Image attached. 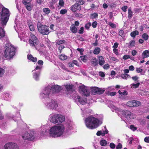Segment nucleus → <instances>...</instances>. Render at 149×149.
Masks as SVG:
<instances>
[{
	"instance_id": "1",
	"label": "nucleus",
	"mask_w": 149,
	"mask_h": 149,
	"mask_svg": "<svg viewBox=\"0 0 149 149\" xmlns=\"http://www.w3.org/2000/svg\"><path fill=\"white\" fill-rule=\"evenodd\" d=\"M64 127L61 126H54L49 130V134L50 137H57L61 136L63 133Z\"/></svg>"
},
{
	"instance_id": "2",
	"label": "nucleus",
	"mask_w": 149,
	"mask_h": 149,
	"mask_svg": "<svg viewBox=\"0 0 149 149\" xmlns=\"http://www.w3.org/2000/svg\"><path fill=\"white\" fill-rule=\"evenodd\" d=\"M0 15L1 25L4 28L6 25L9 18L10 14L9 10L8 9L4 7L3 8Z\"/></svg>"
},
{
	"instance_id": "3",
	"label": "nucleus",
	"mask_w": 149,
	"mask_h": 149,
	"mask_svg": "<svg viewBox=\"0 0 149 149\" xmlns=\"http://www.w3.org/2000/svg\"><path fill=\"white\" fill-rule=\"evenodd\" d=\"M98 120L93 116H89L86 118L85 123L88 128L93 129L97 128L98 126Z\"/></svg>"
},
{
	"instance_id": "4",
	"label": "nucleus",
	"mask_w": 149,
	"mask_h": 149,
	"mask_svg": "<svg viewBox=\"0 0 149 149\" xmlns=\"http://www.w3.org/2000/svg\"><path fill=\"white\" fill-rule=\"evenodd\" d=\"M4 56L8 59H10L15 55V49L10 44H6L5 46Z\"/></svg>"
},
{
	"instance_id": "5",
	"label": "nucleus",
	"mask_w": 149,
	"mask_h": 149,
	"mask_svg": "<svg viewBox=\"0 0 149 149\" xmlns=\"http://www.w3.org/2000/svg\"><path fill=\"white\" fill-rule=\"evenodd\" d=\"M37 26L38 31L43 35H48L50 32L48 26L43 25L40 22L37 23Z\"/></svg>"
},
{
	"instance_id": "6",
	"label": "nucleus",
	"mask_w": 149,
	"mask_h": 149,
	"mask_svg": "<svg viewBox=\"0 0 149 149\" xmlns=\"http://www.w3.org/2000/svg\"><path fill=\"white\" fill-rule=\"evenodd\" d=\"M61 90V87L58 85H54L53 86L51 89L46 88L44 92L41 93V95L44 94L45 97H48L49 95L52 91V93H58Z\"/></svg>"
},
{
	"instance_id": "7",
	"label": "nucleus",
	"mask_w": 149,
	"mask_h": 149,
	"mask_svg": "<svg viewBox=\"0 0 149 149\" xmlns=\"http://www.w3.org/2000/svg\"><path fill=\"white\" fill-rule=\"evenodd\" d=\"M65 120V117L61 114H56L52 117L51 122L54 123H62Z\"/></svg>"
},
{
	"instance_id": "8",
	"label": "nucleus",
	"mask_w": 149,
	"mask_h": 149,
	"mask_svg": "<svg viewBox=\"0 0 149 149\" xmlns=\"http://www.w3.org/2000/svg\"><path fill=\"white\" fill-rule=\"evenodd\" d=\"M79 90L80 93L86 96L90 95V92L88 90L86 87L84 86H81L79 87Z\"/></svg>"
},
{
	"instance_id": "9",
	"label": "nucleus",
	"mask_w": 149,
	"mask_h": 149,
	"mask_svg": "<svg viewBox=\"0 0 149 149\" xmlns=\"http://www.w3.org/2000/svg\"><path fill=\"white\" fill-rule=\"evenodd\" d=\"M3 149H18L16 144L14 143L9 142L5 144Z\"/></svg>"
},
{
	"instance_id": "10",
	"label": "nucleus",
	"mask_w": 149,
	"mask_h": 149,
	"mask_svg": "<svg viewBox=\"0 0 149 149\" xmlns=\"http://www.w3.org/2000/svg\"><path fill=\"white\" fill-rule=\"evenodd\" d=\"M22 138L24 140H32L34 139L33 134L27 132H25L22 135Z\"/></svg>"
},
{
	"instance_id": "11",
	"label": "nucleus",
	"mask_w": 149,
	"mask_h": 149,
	"mask_svg": "<svg viewBox=\"0 0 149 149\" xmlns=\"http://www.w3.org/2000/svg\"><path fill=\"white\" fill-rule=\"evenodd\" d=\"M22 3L24 5L26 9L28 11H31L32 10L33 6L31 5L30 2H27L26 0H22Z\"/></svg>"
},
{
	"instance_id": "12",
	"label": "nucleus",
	"mask_w": 149,
	"mask_h": 149,
	"mask_svg": "<svg viewBox=\"0 0 149 149\" xmlns=\"http://www.w3.org/2000/svg\"><path fill=\"white\" fill-rule=\"evenodd\" d=\"M70 10L73 12H75L77 10H80L81 9V7L78 3H76L72 5L70 8Z\"/></svg>"
},
{
	"instance_id": "13",
	"label": "nucleus",
	"mask_w": 149,
	"mask_h": 149,
	"mask_svg": "<svg viewBox=\"0 0 149 149\" xmlns=\"http://www.w3.org/2000/svg\"><path fill=\"white\" fill-rule=\"evenodd\" d=\"M50 109H56L57 106V104L54 100H52L47 105Z\"/></svg>"
},
{
	"instance_id": "14",
	"label": "nucleus",
	"mask_w": 149,
	"mask_h": 149,
	"mask_svg": "<svg viewBox=\"0 0 149 149\" xmlns=\"http://www.w3.org/2000/svg\"><path fill=\"white\" fill-rule=\"evenodd\" d=\"M74 85L72 84H66L65 86V87L66 88L67 90L68 91L73 92L74 89H73Z\"/></svg>"
},
{
	"instance_id": "15",
	"label": "nucleus",
	"mask_w": 149,
	"mask_h": 149,
	"mask_svg": "<svg viewBox=\"0 0 149 149\" xmlns=\"http://www.w3.org/2000/svg\"><path fill=\"white\" fill-rule=\"evenodd\" d=\"M30 36L32 39L31 40L35 41L34 43L36 45H38L39 43V41L37 38L32 34L30 35Z\"/></svg>"
},
{
	"instance_id": "16",
	"label": "nucleus",
	"mask_w": 149,
	"mask_h": 149,
	"mask_svg": "<svg viewBox=\"0 0 149 149\" xmlns=\"http://www.w3.org/2000/svg\"><path fill=\"white\" fill-rule=\"evenodd\" d=\"M98 59L99 60V65L102 66L105 63V60L104 57L102 56H100L98 57Z\"/></svg>"
},
{
	"instance_id": "17",
	"label": "nucleus",
	"mask_w": 149,
	"mask_h": 149,
	"mask_svg": "<svg viewBox=\"0 0 149 149\" xmlns=\"http://www.w3.org/2000/svg\"><path fill=\"white\" fill-rule=\"evenodd\" d=\"M70 30L73 33H76L77 32V29L74 24H72L70 27Z\"/></svg>"
},
{
	"instance_id": "18",
	"label": "nucleus",
	"mask_w": 149,
	"mask_h": 149,
	"mask_svg": "<svg viewBox=\"0 0 149 149\" xmlns=\"http://www.w3.org/2000/svg\"><path fill=\"white\" fill-rule=\"evenodd\" d=\"M27 57L29 60L33 62H35L37 61V58L36 57H33L32 55L31 54L28 55L27 56Z\"/></svg>"
},
{
	"instance_id": "19",
	"label": "nucleus",
	"mask_w": 149,
	"mask_h": 149,
	"mask_svg": "<svg viewBox=\"0 0 149 149\" xmlns=\"http://www.w3.org/2000/svg\"><path fill=\"white\" fill-rule=\"evenodd\" d=\"M143 58L144 59L145 58L149 57V51L146 50L144 51L142 53Z\"/></svg>"
},
{
	"instance_id": "20",
	"label": "nucleus",
	"mask_w": 149,
	"mask_h": 149,
	"mask_svg": "<svg viewBox=\"0 0 149 149\" xmlns=\"http://www.w3.org/2000/svg\"><path fill=\"white\" fill-rule=\"evenodd\" d=\"M128 18L130 19H131L133 15L131 8L130 7L128 8Z\"/></svg>"
},
{
	"instance_id": "21",
	"label": "nucleus",
	"mask_w": 149,
	"mask_h": 149,
	"mask_svg": "<svg viewBox=\"0 0 149 149\" xmlns=\"http://www.w3.org/2000/svg\"><path fill=\"white\" fill-rule=\"evenodd\" d=\"M98 60L96 58H94L91 61V64L94 66H96L98 64L97 62Z\"/></svg>"
},
{
	"instance_id": "22",
	"label": "nucleus",
	"mask_w": 149,
	"mask_h": 149,
	"mask_svg": "<svg viewBox=\"0 0 149 149\" xmlns=\"http://www.w3.org/2000/svg\"><path fill=\"white\" fill-rule=\"evenodd\" d=\"M139 34V32L137 30L133 31L130 33V36L131 37L134 38L136 35H138Z\"/></svg>"
},
{
	"instance_id": "23",
	"label": "nucleus",
	"mask_w": 149,
	"mask_h": 149,
	"mask_svg": "<svg viewBox=\"0 0 149 149\" xmlns=\"http://www.w3.org/2000/svg\"><path fill=\"white\" fill-rule=\"evenodd\" d=\"M5 35V31L1 27H0V38H2L4 37Z\"/></svg>"
},
{
	"instance_id": "24",
	"label": "nucleus",
	"mask_w": 149,
	"mask_h": 149,
	"mask_svg": "<svg viewBox=\"0 0 149 149\" xmlns=\"http://www.w3.org/2000/svg\"><path fill=\"white\" fill-rule=\"evenodd\" d=\"M91 93L92 94L95 95L97 94V90L98 87H91Z\"/></svg>"
},
{
	"instance_id": "25",
	"label": "nucleus",
	"mask_w": 149,
	"mask_h": 149,
	"mask_svg": "<svg viewBox=\"0 0 149 149\" xmlns=\"http://www.w3.org/2000/svg\"><path fill=\"white\" fill-rule=\"evenodd\" d=\"M78 101L80 103L83 105L84 104L86 103V102L81 97L79 96H77Z\"/></svg>"
},
{
	"instance_id": "26",
	"label": "nucleus",
	"mask_w": 149,
	"mask_h": 149,
	"mask_svg": "<svg viewBox=\"0 0 149 149\" xmlns=\"http://www.w3.org/2000/svg\"><path fill=\"white\" fill-rule=\"evenodd\" d=\"M135 41L134 40H131L129 43L128 47L129 48H131L132 47L135 46Z\"/></svg>"
},
{
	"instance_id": "27",
	"label": "nucleus",
	"mask_w": 149,
	"mask_h": 149,
	"mask_svg": "<svg viewBox=\"0 0 149 149\" xmlns=\"http://www.w3.org/2000/svg\"><path fill=\"white\" fill-rule=\"evenodd\" d=\"M123 115H125L126 116H128L130 118V116L131 115V112L128 110H125L123 112Z\"/></svg>"
},
{
	"instance_id": "28",
	"label": "nucleus",
	"mask_w": 149,
	"mask_h": 149,
	"mask_svg": "<svg viewBox=\"0 0 149 149\" xmlns=\"http://www.w3.org/2000/svg\"><path fill=\"white\" fill-rule=\"evenodd\" d=\"M133 102L132 104H133L134 107H138L141 105V103L139 101L133 100Z\"/></svg>"
},
{
	"instance_id": "29",
	"label": "nucleus",
	"mask_w": 149,
	"mask_h": 149,
	"mask_svg": "<svg viewBox=\"0 0 149 149\" xmlns=\"http://www.w3.org/2000/svg\"><path fill=\"white\" fill-rule=\"evenodd\" d=\"M100 48L98 47H96L93 51L94 54L97 55L99 54L100 51Z\"/></svg>"
},
{
	"instance_id": "30",
	"label": "nucleus",
	"mask_w": 149,
	"mask_h": 149,
	"mask_svg": "<svg viewBox=\"0 0 149 149\" xmlns=\"http://www.w3.org/2000/svg\"><path fill=\"white\" fill-rule=\"evenodd\" d=\"M121 76L123 79H127L128 78L130 77L129 75L125 74H122Z\"/></svg>"
},
{
	"instance_id": "31",
	"label": "nucleus",
	"mask_w": 149,
	"mask_h": 149,
	"mask_svg": "<svg viewBox=\"0 0 149 149\" xmlns=\"http://www.w3.org/2000/svg\"><path fill=\"white\" fill-rule=\"evenodd\" d=\"M59 58L61 60H64L67 58V56L65 54H61L60 55Z\"/></svg>"
},
{
	"instance_id": "32",
	"label": "nucleus",
	"mask_w": 149,
	"mask_h": 149,
	"mask_svg": "<svg viewBox=\"0 0 149 149\" xmlns=\"http://www.w3.org/2000/svg\"><path fill=\"white\" fill-rule=\"evenodd\" d=\"M34 41L31 39H29V43L31 46L36 47V45L34 43Z\"/></svg>"
},
{
	"instance_id": "33",
	"label": "nucleus",
	"mask_w": 149,
	"mask_h": 149,
	"mask_svg": "<svg viewBox=\"0 0 149 149\" xmlns=\"http://www.w3.org/2000/svg\"><path fill=\"white\" fill-rule=\"evenodd\" d=\"M43 11L46 14L48 15L50 13V10L49 8H45L43 9Z\"/></svg>"
},
{
	"instance_id": "34",
	"label": "nucleus",
	"mask_w": 149,
	"mask_h": 149,
	"mask_svg": "<svg viewBox=\"0 0 149 149\" xmlns=\"http://www.w3.org/2000/svg\"><path fill=\"white\" fill-rule=\"evenodd\" d=\"M148 36L147 33H145L143 34L142 35V38L145 40H146L148 39Z\"/></svg>"
},
{
	"instance_id": "35",
	"label": "nucleus",
	"mask_w": 149,
	"mask_h": 149,
	"mask_svg": "<svg viewBox=\"0 0 149 149\" xmlns=\"http://www.w3.org/2000/svg\"><path fill=\"white\" fill-rule=\"evenodd\" d=\"M100 144L102 146H105L107 144V142L105 140H101L100 142Z\"/></svg>"
},
{
	"instance_id": "36",
	"label": "nucleus",
	"mask_w": 149,
	"mask_h": 149,
	"mask_svg": "<svg viewBox=\"0 0 149 149\" xmlns=\"http://www.w3.org/2000/svg\"><path fill=\"white\" fill-rule=\"evenodd\" d=\"M104 90L100 88H98L97 94L99 95L102 94L104 93Z\"/></svg>"
},
{
	"instance_id": "37",
	"label": "nucleus",
	"mask_w": 149,
	"mask_h": 149,
	"mask_svg": "<svg viewBox=\"0 0 149 149\" xmlns=\"http://www.w3.org/2000/svg\"><path fill=\"white\" fill-rule=\"evenodd\" d=\"M81 60L84 62H85L87 59V57L86 55L81 56H80Z\"/></svg>"
},
{
	"instance_id": "38",
	"label": "nucleus",
	"mask_w": 149,
	"mask_h": 149,
	"mask_svg": "<svg viewBox=\"0 0 149 149\" xmlns=\"http://www.w3.org/2000/svg\"><path fill=\"white\" fill-rule=\"evenodd\" d=\"M39 76V74L38 73H35L33 75V77L36 80H37L38 79V77Z\"/></svg>"
},
{
	"instance_id": "39",
	"label": "nucleus",
	"mask_w": 149,
	"mask_h": 149,
	"mask_svg": "<svg viewBox=\"0 0 149 149\" xmlns=\"http://www.w3.org/2000/svg\"><path fill=\"white\" fill-rule=\"evenodd\" d=\"M92 24L91 22H89L88 23L86 24L85 26V27L86 29L88 30L89 27L91 26Z\"/></svg>"
},
{
	"instance_id": "40",
	"label": "nucleus",
	"mask_w": 149,
	"mask_h": 149,
	"mask_svg": "<svg viewBox=\"0 0 149 149\" xmlns=\"http://www.w3.org/2000/svg\"><path fill=\"white\" fill-rule=\"evenodd\" d=\"M65 42V41L64 40H58L56 42V44L57 45H59L64 43Z\"/></svg>"
},
{
	"instance_id": "41",
	"label": "nucleus",
	"mask_w": 149,
	"mask_h": 149,
	"mask_svg": "<svg viewBox=\"0 0 149 149\" xmlns=\"http://www.w3.org/2000/svg\"><path fill=\"white\" fill-rule=\"evenodd\" d=\"M4 73V70L0 67V77L3 76Z\"/></svg>"
},
{
	"instance_id": "42",
	"label": "nucleus",
	"mask_w": 149,
	"mask_h": 149,
	"mask_svg": "<svg viewBox=\"0 0 149 149\" xmlns=\"http://www.w3.org/2000/svg\"><path fill=\"white\" fill-rule=\"evenodd\" d=\"M91 15L92 16V17H91V18H96L98 17V15L97 13H94L91 14Z\"/></svg>"
},
{
	"instance_id": "43",
	"label": "nucleus",
	"mask_w": 149,
	"mask_h": 149,
	"mask_svg": "<svg viewBox=\"0 0 149 149\" xmlns=\"http://www.w3.org/2000/svg\"><path fill=\"white\" fill-rule=\"evenodd\" d=\"M134 11L135 12V13H140L141 12V9L139 8H135L134 9Z\"/></svg>"
},
{
	"instance_id": "44",
	"label": "nucleus",
	"mask_w": 149,
	"mask_h": 149,
	"mask_svg": "<svg viewBox=\"0 0 149 149\" xmlns=\"http://www.w3.org/2000/svg\"><path fill=\"white\" fill-rule=\"evenodd\" d=\"M67 10L66 9H62L60 11V13L62 15H64L67 13Z\"/></svg>"
},
{
	"instance_id": "45",
	"label": "nucleus",
	"mask_w": 149,
	"mask_h": 149,
	"mask_svg": "<svg viewBox=\"0 0 149 149\" xmlns=\"http://www.w3.org/2000/svg\"><path fill=\"white\" fill-rule=\"evenodd\" d=\"M29 28L30 30L31 31H34L35 30V28L34 26L33 25L30 24L29 25Z\"/></svg>"
},
{
	"instance_id": "46",
	"label": "nucleus",
	"mask_w": 149,
	"mask_h": 149,
	"mask_svg": "<svg viewBox=\"0 0 149 149\" xmlns=\"http://www.w3.org/2000/svg\"><path fill=\"white\" fill-rule=\"evenodd\" d=\"M133 102V100L129 101L127 103V105L131 107H134L133 104H132Z\"/></svg>"
},
{
	"instance_id": "47",
	"label": "nucleus",
	"mask_w": 149,
	"mask_h": 149,
	"mask_svg": "<svg viewBox=\"0 0 149 149\" xmlns=\"http://www.w3.org/2000/svg\"><path fill=\"white\" fill-rule=\"evenodd\" d=\"M123 58L124 60H127L129 58H130V56L128 55H125L123 56Z\"/></svg>"
},
{
	"instance_id": "48",
	"label": "nucleus",
	"mask_w": 149,
	"mask_h": 149,
	"mask_svg": "<svg viewBox=\"0 0 149 149\" xmlns=\"http://www.w3.org/2000/svg\"><path fill=\"white\" fill-rule=\"evenodd\" d=\"M108 25L110 26L111 28H115L116 27V24L112 23L111 22H109L108 24Z\"/></svg>"
},
{
	"instance_id": "49",
	"label": "nucleus",
	"mask_w": 149,
	"mask_h": 149,
	"mask_svg": "<svg viewBox=\"0 0 149 149\" xmlns=\"http://www.w3.org/2000/svg\"><path fill=\"white\" fill-rule=\"evenodd\" d=\"M58 4L61 7L63 6L64 4V3L63 0H60Z\"/></svg>"
},
{
	"instance_id": "50",
	"label": "nucleus",
	"mask_w": 149,
	"mask_h": 149,
	"mask_svg": "<svg viewBox=\"0 0 149 149\" xmlns=\"http://www.w3.org/2000/svg\"><path fill=\"white\" fill-rule=\"evenodd\" d=\"M140 85V83H137L136 84H132V87L134 88H136L139 87Z\"/></svg>"
},
{
	"instance_id": "51",
	"label": "nucleus",
	"mask_w": 149,
	"mask_h": 149,
	"mask_svg": "<svg viewBox=\"0 0 149 149\" xmlns=\"http://www.w3.org/2000/svg\"><path fill=\"white\" fill-rule=\"evenodd\" d=\"M77 3L79 4L80 6L81 5L84 4L85 3L84 1L82 0H77Z\"/></svg>"
},
{
	"instance_id": "52",
	"label": "nucleus",
	"mask_w": 149,
	"mask_h": 149,
	"mask_svg": "<svg viewBox=\"0 0 149 149\" xmlns=\"http://www.w3.org/2000/svg\"><path fill=\"white\" fill-rule=\"evenodd\" d=\"M84 28L83 27H81L79 30L78 33L80 34H82L84 33Z\"/></svg>"
},
{
	"instance_id": "53",
	"label": "nucleus",
	"mask_w": 149,
	"mask_h": 149,
	"mask_svg": "<svg viewBox=\"0 0 149 149\" xmlns=\"http://www.w3.org/2000/svg\"><path fill=\"white\" fill-rule=\"evenodd\" d=\"M130 129L133 131H135L137 129V128L135 127L134 125H131L130 126Z\"/></svg>"
},
{
	"instance_id": "54",
	"label": "nucleus",
	"mask_w": 149,
	"mask_h": 149,
	"mask_svg": "<svg viewBox=\"0 0 149 149\" xmlns=\"http://www.w3.org/2000/svg\"><path fill=\"white\" fill-rule=\"evenodd\" d=\"M109 146L111 148L113 149L115 148L116 147L115 145L113 143H110Z\"/></svg>"
},
{
	"instance_id": "55",
	"label": "nucleus",
	"mask_w": 149,
	"mask_h": 149,
	"mask_svg": "<svg viewBox=\"0 0 149 149\" xmlns=\"http://www.w3.org/2000/svg\"><path fill=\"white\" fill-rule=\"evenodd\" d=\"M128 8V7L127 6H123L122 8L121 9L124 12H126L127 11V9Z\"/></svg>"
},
{
	"instance_id": "56",
	"label": "nucleus",
	"mask_w": 149,
	"mask_h": 149,
	"mask_svg": "<svg viewBox=\"0 0 149 149\" xmlns=\"http://www.w3.org/2000/svg\"><path fill=\"white\" fill-rule=\"evenodd\" d=\"M124 34V31L123 30H120L119 32V35L121 37H123Z\"/></svg>"
},
{
	"instance_id": "57",
	"label": "nucleus",
	"mask_w": 149,
	"mask_h": 149,
	"mask_svg": "<svg viewBox=\"0 0 149 149\" xmlns=\"http://www.w3.org/2000/svg\"><path fill=\"white\" fill-rule=\"evenodd\" d=\"M97 24V23L96 21L93 22L92 24V26L93 28H95Z\"/></svg>"
},
{
	"instance_id": "58",
	"label": "nucleus",
	"mask_w": 149,
	"mask_h": 149,
	"mask_svg": "<svg viewBox=\"0 0 149 149\" xmlns=\"http://www.w3.org/2000/svg\"><path fill=\"white\" fill-rule=\"evenodd\" d=\"M103 67L104 69H107L109 68V65L108 64H106L103 66Z\"/></svg>"
},
{
	"instance_id": "59",
	"label": "nucleus",
	"mask_w": 149,
	"mask_h": 149,
	"mask_svg": "<svg viewBox=\"0 0 149 149\" xmlns=\"http://www.w3.org/2000/svg\"><path fill=\"white\" fill-rule=\"evenodd\" d=\"M122 148V145L120 143H119L117 146L116 149H121Z\"/></svg>"
},
{
	"instance_id": "60",
	"label": "nucleus",
	"mask_w": 149,
	"mask_h": 149,
	"mask_svg": "<svg viewBox=\"0 0 149 149\" xmlns=\"http://www.w3.org/2000/svg\"><path fill=\"white\" fill-rule=\"evenodd\" d=\"M118 43L117 42H115L114 43V45L113 46V49H116L118 47Z\"/></svg>"
},
{
	"instance_id": "61",
	"label": "nucleus",
	"mask_w": 149,
	"mask_h": 149,
	"mask_svg": "<svg viewBox=\"0 0 149 149\" xmlns=\"http://www.w3.org/2000/svg\"><path fill=\"white\" fill-rule=\"evenodd\" d=\"M136 71L138 73H141L142 72L143 70L141 68H136Z\"/></svg>"
},
{
	"instance_id": "62",
	"label": "nucleus",
	"mask_w": 149,
	"mask_h": 149,
	"mask_svg": "<svg viewBox=\"0 0 149 149\" xmlns=\"http://www.w3.org/2000/svg\"><path fill=\"white\" fill-rule=\"evenodd\" d=\"M144 140L146 143H149V136L146 137L144 138Z\"/></svg>"
},
{
	"instance_id": "63",
	"label": "nucleus",
	"mask_w": 149,
	"mask_h": 149,
	"mask_svg": "<svg viewBox=\"0 0 149 149\" xmlns=\"http://www.w3.org/2000/svg\"><path fill=\"white\" fill-rule=\"evenodd\" d=\"M129 69L130 71H133L134 70V68L132 65H131L129 67Z\"/></svg>"
},
{
	"instance_id": "64",
	"label": "nucleus",
	"mask_w": 149,
	"mask_h": 149,
	"mask_svg": "<svg viewBox=\"0 0 149 149\" xmlns=\"http://www.w3.org/2000/svg\"><path fill=\"white\" fill-rule=\"evenodd\" d=\"M38 63L39 65H42L43 64V61L42 60H40L38 61Z\"/></svg>"
}]
</instances>
